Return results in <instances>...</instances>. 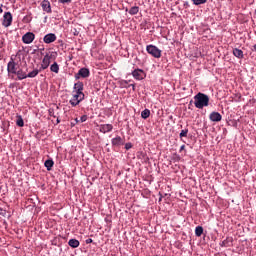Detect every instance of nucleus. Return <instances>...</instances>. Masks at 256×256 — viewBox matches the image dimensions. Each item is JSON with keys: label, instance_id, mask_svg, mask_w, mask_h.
Wrapping results in <instances>:
<instances>
[{"label": "nucleus", "instance_id": "obj_1", "mask_svg": "<svg viewBox=\"0 0 256 256\" xmlns=\"http://www.w3.org/2000/svg\"><path fill=\"white\" fill-rule=\"evenodd\" d=\"M194 105L196 109H203L209 107V96L205 93L199 92L194 96Z\"/></svg>", "mask_w": 256, "mask_h": 256}, {"label": "nucleus", "instance_id": "obj_2", "mask_svg": "<svg viewBox=\"0 0 256 256\" xmlns=\"http://www.w3.org/2000/svg\"><path fill=\"white\" fill-rule=\"evenodd\" d=\"M72 98L69 103L72 107H77L85 99V93L72 92Z\"/></svg>", "mask_w": 256, "mask_h": 256}, {"label": "nucleus", "instance_id": "obj_3", "mask_svg": "<svg viewBox=\"0 0 256 256\" xmlns=\"http://www.w3.org/2000/svg\"><path fill=\"white\" fill-rule=\"evenodd\" d=\"M146 51L155 59H161V50L157 46L150 44L146 46Z\"/></svg>", "mask_w": 256, "mask_h": 256}, {"label": "nucleus", "instance_id": "obj_4", "mask_svg": "<svg viewBox=\"0 0 256 256\" xmlns=\"http://www.w3.org/2000/svg\"><path fill=\"white\" fill-rule=\"evenodd\" d=\"M132 76L134 79H136V81H143V79L147 77V73H145L143 69H135L132 71Z\"/></svg>", "mask_w": 256, "mask_h": 256}, {"label": "nucleus", "instance_id": "obj_5", "mask_svg": "<svg viewBox=\"0 0 256 256\" xmlns=\"http://www.w3.org/2000/svg\"><path fill=\"white\" fill-rule=\"evenodd\" d=\"M12 23H13V15H11V12H5L3 15V21H2L3 27H11Z\"/></svg>", "mask_w": 256, "mask_h": 256}, {"label": "nucleus", "instance_id": "obj_6", "mask_svg": "<svg viewBox=\"0 0 256 256\" xmlns=\"http://www.w3.org/2000/svg\"><path fill=\"white\" fill-rule=\"evenodd\" d=\"M89 75H91V72L89 71L88 68H81L77 74H75V79H81V77L83 79H87V77H89Z\"/></svg>", "mask_w": 256, "mask_h": 256}, {"label": "nucleus", "instance_id": "obj_7", "mask_svg": "<svg viewBox=\"0 0 256 256\" xmlns=\"http://www.w3.org/2000/svg\"><path fill=\"white\" fill-rule=\"evenodd\" d=\"M22 41L23 43H25L26 45L31 44L32 41H35V34L32 32H27L26 34H24L22 36Z\"/></svg>", "mask_w": 256, "mask_h": 256}, {"label": "nucleus", "instance_id": "obj_8", "mask_svg": "<svg viewBox=\"0 0 256 256\" xmlns=\"http://www.w3.org/2000/svg\"><path fill=\"white\" fill-rule=\"evenodd\" d=\"M49 65H51V56L45 55L42 60L40 71H45V69H48Z\"/></svg>", "mask_w": 256, "mask_h": 256}, {"label": "nucleus", "instance_id": "obj_9", "mask_svg": "<svg viewBox=\"0 0 256 256\" xmlns=\"http://www.w3.org/2000/svg\"><path fill=\"white\" fill-rule=\"evenodd\" d=\"M7 71L8 73H12L13 75L17 73V64L15 63V60H13V58H11V61H9L7 64Z\"/></svg>", "mask_w": 256, "mask_h": 256}, {"label": "nucleus", "instance_id": "obj_10", "mask_svg": "<svg viewBox=\"0 0 256 256\" xmlns=\"http://www.w3.org/2000/svg\"><path fill=\"white\" fill-rule=\"evenodd\" d=\"M44 43H55L57 41V36L54 33L46 34L43 38Z\"/></svg>", "mask_w": 256, "mask_h": 256}, {"label": "nucleus", "instance_id": "obj_11", "mask_svg": "<svg viewBox=\"0 0 256 256\" xmlns=\"http://www.w3.org/2000/svg\"><path fill=\"white\" fill-rule=\"evenodd\" d=\"M210 121H213L214 123H219L223 119V116H221V113L219 112H212L209 115Z\"/></svg>", "mask_w": 256, "mask_h": 256}, {"label": "nucleus", "instance_id": "obj_12", "mask_svg": "<svg viewBox=\"0 0 256 256\" xmlns=\"http://www.w3.org/2000/svg\"><path fill=\"white\" fill-rule=\"evenodd\" d=\"M99 131H100V133H109V132L113 131V125H111V124H101L99 126Z\"/></svg>", "mask_w": 256, "mask_h": 256}, {"label": "nucleus", "instance_id": "obj_13", "mask_svg": "<svg viewBox=\"0 0 256 256\" xmlns=\"http://www.w3.org/2000/svg\"><path fill=\"white\" fill-rule=\"evenodd\" d=\"M85 89V85L83 82L78 81L74 84V90L73 93H83V90Z\"/></svg>", "mask_w": 256, "mask_h": 256}, {"label": "nucleus", "instance_id": "obj_14", "mask_svg": "<svg viewBox=\"0 0 256 256\" xmlns=\"http://www.w3.org/2000/svg\"><path fill=\"white\" fill-rule=\"evenodd\" d=\"M14 75H17L18 81H23V79H27V71H24L23 69L16 70Z\"/></svg>", "mask_w": 256, "mask_h": 256}, {"label": "nucleus", "instance_id": "obj_15", "mask_svg": "<svg viewBox=\"0 0 256 256\" xmlns=\"http://www.w3.org/2000/svg\"><path fill=\"white\" fill-rule=\"evenodd\" d=\"M41 7L46 13H51V2H49V0L42 1Z\"/></svg>", "mask_w": 256, "mask_h": 256}, {"label": "nucleus", "instance_id": "obj_16", "mask_svg": "<svg viewBox=\"0 0 256 256\" xmlns=\"http://www.w3.org/2000/svg\"><path fill=\"white\" fill-rule=\"evenodd\" d=\"M113 147H121L123 145V138L121 136H117L111 140Z\"/></svg>", "mask_w": 256, "mask_h": 256}, {"label": "nucleus", "instance_id": "obj_17", "mask_svg": "<svg viewBox=\"0 0 256 256\" xmlns=\"http://www.w3.org/2000/svg\"><path fill=\"white\" fill-rule=\"evenodd\" d=\"M39 73H41V69H34L33 71L26 74V78L29 77L30 79H33V78L37 77L39 75Z\"/></svg>", "mask_w": 256, "mask_h": 256}, {"label": "nucleus", "instance_id": "obj_18", "mask_svg": "<svg viewBox=\"0 0 256 256\" xmlns=\"http://www.w3.org/2000/svg\"><path fill=\"white\" fill-rule=\"evenodd\" d=\"M68 245H69V247H72V249H77V247H79L80 243H79V240H77V239H70L68 241Z\"/></svg>", "mask_w": 256, "mask_h": 256}, {"label": "nucleus", "instance_id": "obj_19", "mask_svg": "<svg viewBox=\"0 0 256 256\" xmlns=\"http://www.w3.org/2000/svg\"><path fill=\"white\" fill-rule=\"evenodd\" d=\"M233 55H234V57H237L238 59H243V57H244L242 50L239 48L233 49Z\"/></svg>", "mask_w": 256, "mask_h": 256}, {"label": "nucleus", "instance_id": "obj_20", "mask_svg": "<svg viewBox=\"0 0 256 256\" xmlns=\"http://www.w3.org/2000/svg\"><path fill=\"white\" fill-rule=\"evenodd\" d=\"M16 125L18 127H25V122L23 121V117L21 115L16 116Z\"/></svg>", "mask_w": 256, "mask_h": 256}, {"label": "nucleus", "instance_id": "obj_21", "mask_svg": "<svg viewBox=\"0 0 256 256\" xmlns=\"http://www.w3.org/2000/svg\"><path fill=\"white\" fill-rule=\"evenodd\" d=\"M44 165L47 171H51V169H53V166L55 165V162H53V160H46Z\"/></svg>", "mask_w": 256, "mask_h": 256}, {"label": "nucleus", "instance_id": "obj_22", "mask_svg": "<svg viewBox=\"0 0 256 256\" xmlns=\"http://www.w3.org/2000/svg\"><path fill=\"white\" fill-rule=\"evenodd\" d=\"M150 115H151V110L149 109H145L141 112L142 119H149Z\"/></svg>", "mask_w": 256, "mask_h": 256}, {"label": "nucleus", "instance_id": "obj_23", "mask_svg": "<svg viewBox=\"0 0 256 256\" xmlns=\"http://www.w3.org/2000/svg\"><path fill=\"white\" fill-rule=\"evenodd\" d=\"M50 71H52V73H59V64H57V62H54L51 66H50Z\"/></svg>", "mask_w": 256, "mask_h": 256}, {"label": "nucleus", "instance_id": "obj_24", "mask_svg": "<svg viewBox=\"0 0 256 256\" xmlns=\"http://www.w3.org/2000/svg\"><path fill=\"white\" fill-rule=\"evenodd\" d=\"M195 235H196V237H201V235H203V228H202V226H197L195 228Z\"/></svg>", "mask_w": 256, "mask_h": 256}, {"label": "nucleus", "instance_id": "obj_25", "mask_svg": "<svg viewBox=\"0 0 256 256\" xmlns=\"http://www.w3.org/2000/svg\"><path fill=\"white\" fill-rule=\"evenodd\" d=\"M137 13H139V6H133L132 8H130L129 10L130 15H137Z\"/></svg>", "mask_w": 256, "mask_h": 256}, {"label": "nucleus", "instance_id": "obj_26", "mask_svg": "<svg viewBox=\"0 0 256 256\" xmlns=\"http://www.w3.org/2000/svg\"><path fill=\"white\" fill-rule=\"evenodd\" d=\"M188 133H189V129H187V128L184 130H181L180 135H179L180 139H183V137H187Z\"/></svg>", "mask_w": 256, "mask_h": 256}, {"label": "nucleus", "instance_id": "obj_27", "mask_svg": "<svg viewBox=\"0 0 256 256\" xmlns=\"http://www.w3.org/2000/svg\"><path fill=\"white\" fill-rule=\"evenodd\" d=\"M194 5H205L207 3V0H191Z\"/></svg>", "mask_w": 256, "mask_h": 256}, {"label": "nucleus", "instance_id": "obj_28", "mask_svg": "<svg viewBox=\"0 0 256 256\" xmlns=\"http://www.w3.org/2000/svg\"><path fill=\"white\" fill-rule=\"evenodd\" d=\"M133 147V144H131V143H126L125 144V149L127 150V151H129V149H131Z\"/></svg>", "mask_w": 256, "mask_h": 256}, {"label": "nucleus", "instance_id": "obj_29", "mask_svg": "<svg viewBox=\"0 0 256 256\" xmlns=\"http://www.w3.org/2000/svg\"><path fill=\"white\" fill-rule=\"evenodd\" d=\"M72 0H58V3H62L65 5V3H71Z\"/></svg>", "mask_w": 256, "mask_h": 256}, {"label": "nucleus", "instance_id": "obj_30", "mask_svg": "<svg viewBox=\"0 0 256 256\" xmlns=\"http://www.w3.org/2000/svg\"><path fill=\"white\" fill-rule=\"evenodd\" d=\"M80 120H81V123H85V121H87V115L81 116Z\"/></svg>", "mask_w": 256, "mask_h": 256}, {"label": "nucleus", "instance_id": "obj_31", "mask_svg": "<svg viewBox=\"0 0 256 256\" xmlns=\"http://www.w3.org/2000/svg\"><path fill=\"white\" fill-rule=\"evenodd\" d=\"M90 243H93V239L91 238L86 239V245H89Z\"/></svg>", "mask_w": 256, "mask_h": 256}, {"label": "nucleus", "instance_id": "obj_32", "mask_svg": "<svg viewBox=\"0 0 256 256\" xmlns=\"http://www.w3.org/2000/svg\"><path fill=\"white\" fill-rule=\"evenodd\" d=\"M221 246H222V247H227V240L222 241Z\"/></svg>", "mask_w": 256, "mask_h": 256}, {"label": "nucleus", "instance_id": "obj_33", "mask_svg": "<svg viewBox=\"0 0 256 256\" xmlns=\"http://www.w3.org/2000/svg\"><path fill=\"white\" fill-rule=\"evenodd\" d=\"M181 151H185V145H182L181 147H180V152Z\"/></svg>", "mask_w": 256, "mask_h": 256}, {"label": "nucleus", "instance_id": "obj_34", "mask_svg": "<svg viewBox=\"0 0 256 256\" xmlns=\"http://www.w3.org/2000/svg\"><path fill=\"white\" fill-rule=\"evenodd\" d=\"M131 87H132L133 89H135V86H134V84H131Z\"/></svg>", "mask_w": 256, "mask_h": 256}, {"label": "nucleus", "instance_id": "obj_35", "mask_svg": "<svg viewBox=\"0 0 256 256\" xmlns=\"http://www.w3.org/2000/svg\"><path fill=\"white\" fill-rule=\"evenodd\" d=\"M193 103V100L190 101V105Z\"/></svg>", "mask_w": 256, "mask_h": 256}, {"label": "nucleus", "instance_id": "obj_36", "mask_svg": "<svg viewBox=\"0 0 256 256\" xmlns=\"http://www.w3.org/2000/svg\"><path fill=\"white\" fill-rule=\"evenodd\" d=\"M57 123H60L59 119H57Z\"/></svg>", "mask_w": 256, "mask_h": 256}]
</instances>
